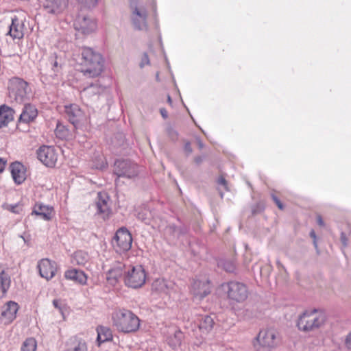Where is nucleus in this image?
Masks as SVG:
<instances>
[{"label":"nucleus","mask_w":351,"mask_h":351,"mask_svg":"<svg viewBox=\"0 0 351 351\" xmlns=\"http://www.w3.org/2000/svg\"><path fill=\"white\" fill-rule=\"evenodd\" d=\"M82 72L88 77L99 76L104 69V60L101 54L91 47L81 48Z\"/></svg>","instance_id":"f257e3e1"},{"label":"nucleus","mask_w":351,"mask_h":351,"mask_svg":"<svg viewBox=\"0 0 351 351\" xmlns=\"http://www.w3.org/2000/svg\"><path fill=\"white\" fill-rule=\"evenodd\" d=\"M113 326L119 332L128 334L136 332L140 328V319L132 311L121 308L112 315Z\"/></svg>","instance_id":"f03ea898"},{"label":"nucleus","mask_w":351,"mask_h":351,"mask_svg":"<svg viewBox=\"0 0 351 351\" xmlns=\"http://www.w3.org/2000/svg\"><path fill=\"white\" fill-rule=\"evenodd\" d=\"M326 315L317 309L306 311L297 321V327L304 332H314L321 328L326 322Z\"/></svg>","instance_id":"7ed1b4c3"},{"label":"nucleus","mask_w":351,"mask_h":351,"mask_svg":"<svg viewBox=\"0 0 351 351\" xmlns=\"http://www.w3.org/2000/svg\"><path fill=\"white\" fill-rule=\"evenodd\" d=\"M8 99L16 104L25 103L28 99V84L23 79L14 77L8 82Z\"/></svg>","instance_id":"20e7f679"},{"label":"nucleus","mask_w":351,"mask_h":351,"mask_svg":"<svg viewBox=\"0 0 351 351\" xmlns=\"http://www.w3.org/2000/svg\"><path fill=\"white\" fill-rule=\"evenodd\" d=\"M145 270L141 265H129L127 267L125 275L124 276V283L127 287L138 289L145 284Z\"/></svg>","instance_id":"39448f33"},{"label":"nucleus","mask_w":351,"mask_h":351,"mask_svg":"<svg viewBox=\"0 0 351 351\" xmlns=\"http://www.w3.org/2000/svg\"><path fill=\"white\" fill-rule=\"evenodd\" d=\"M276 338L274 329L261 330L254 341V347L257 351L271 350L276 346Z\"/></svg>","instance_id":"423d86ee"},{"label":"nucleus","mask_w":351,"mask_h":351,"mask_svg":"<svg viewBox=\"0 0 351 351\" xmlns=\"http://www.w3.org/2000/svg\"><path fill=\"white\" fill-rule=\"evenodd\" d=\"M114 173L119 178L131 179L138 175V166L128 159H117L114 163Z\"/></svg>","instance_id":"0eeeda50"},{"label":"nucleus","mask_w":351,"mask_h":351,"mask_svg":"<svg viewBox=\"0 0 351 351\" xmlns=\"http://www.w3.org/2000/svg\"><path fill=\"white\" fill-rule=\"evenodd\" d=\"M132 243V235L125 228H119L112 240V247L118 254H122L130 250Z\"/></svg>","instance_id":"6e6552de"},{"label":"nucleus","mask_w":351,"mask_h":351,"mask_svg":"<svg viewBox=\"0 0 351 351\" xmlns=\"http://www.w3.org/2000/svg\"><path fill=\"white\" fill-rule=\"evenodd\" d=\"M227 295L229 300L242 302L245 301L248 296V289L247 286L238 281H230L224 285Z\"/></svg>","instance_id":"1a4fd4ad"},{"label":"nucleus","mask_w":351,"mask_h":351,"mask_svg":"<svg viewBox=\"0 0 351 351\" xmlns=\"http://www.w3.org/2000/svg\"><path fill=\"white\" fill-rule=\"evenodd\" d=\"M64 112L69 121L75 128H82L88 123V118L84 112L77 104H73L64 106Z\"/></svg>","instance_id":"9d476101"},{"label":"nucleus","mask_w":351,"mask_h":351,"mask_svg":"<svg viewBox=\"0 0 351 351\" xmlns=\"http://www.w3.org/2000/svg\"><path fill=\"white\" fill-rule=\"evenodd\" d=\"M134 1H136V0H132L130 2L132 23L135 29L147 31L148 29L147 23V12L145 8L138 7Z\"/></svg>","instance_id":"9b49d317"},{"label":"nucleus","mask_w":351,"mask_h":351,"mask_svg":"<svg viewBox=\"0 0 351 351\" xmlns=\"http://www.w3.org/2000/svg\"><path fill=\"white\" fill-rule=\"evenodd\" d=\"M38 159L47 167H54L58 158L57 149L53 146H40L37 152Z\"/></svg>","instance_id":"f8f14e48"},{"label":"nucleus","mask_w":351,"mask_h":351,"mask_svg":"<svg viewBox=\"0 0 351 351\" xmlns=\"http://www.w3.org/2000/svg\"><path fill=\"white\" fill-rule=\"evenodd\" d=\"M165 341L173 350L178 349L182 344L184 335L177 326H169L163 332Z\"/></svg>","instance_id":"ddd939ff"},{"label":"nucleus","mask_w":351,"mask_h":351,"mask_svg":"<svg viewBox=\"0 0 351 351\" xmlns=\"http://www.w3.org/2000/svg\"><path fill=\"white\" fill-rule=\"evenodd\" d=\"M109 201L110 197L106 193L99 192L97 193L95 204L96 215L100 216L104 220L108 219L111 213Z\"/></svg>","instance_id":"4468645a"},{"label":"nucleus","mask_w":351,"mask_h":351,"mask_svg":"<svg viewBox=\"0 0 351 351\" xmlns=\"http://www.w3.org/2000/svg\"><path fill=\"white\" fill-rule=\"evenodd\" d=\"M44 10L50 14H61L68 5V0H39Z\"/></svg>","instance_id":"2eb2a0df"},{"label":"nucleus","mask_w":351,"mask_h":351,"mask_svg":"<svg viewBox=\"0 0 351 351\" xmlns=\"http://www.w3.org/2000/svg\"><path fill=\"white\" fill-rule=\"evenodd\" d=\"M127 267L124 263L121 262L113 264L107 273L108 282L112 285H115L121 279L124 280Z\"/></svg>","instance_id":"dca6fc26"},{"label":"nucleus","mask_w":351,"mask_h":351,"mask_svg":"<svg viewBox=\"0 0 351 351\" xmlns=\"http://www.w3.org/2000/svg\"><path fill=\"white\" fill-rule=\"evenodd\" d=\"M105 89L106 87L97 80L84 87L80 93L82 98L93 100L97 99L99 95L102 94Z\"/></svg>","instance_id":"f3484780"},{"label":"nucleus","mask_w":351,"mask_h":351,"mask_svg":"<svg viewBox=\"0 0 351 351\" xmlns=\"http://www.w3.org/2000/svg\"><path fill=\"white\" fill-rule=\"evenodd\" d=\"M37 267L40 276L47 280L54 277L57 271L56 263L48 258H43L38 261Z\"/></svg>","instance_id":"a211bd4d"},{"label":"nucleus","mask_w":351,"mask_h":351,"mask_svg":"<svg viewBox=\"0 0 351 351\" xmlns=\"http://www.w3.org/2000/svg\"><path fill=\"white\" fill-rule=\"evenodd\" d=\"M19 308V304L14 301H9L3 305L1 319L4 324H10L16 319Z\"/></svg>","instance_id":"6ab92c4d"},{"label":"nucleus","mask_w":351,"mask_h":351,"mask_svg":"<svg viewBox=\"0 0 351 351\" xmlns=\"http://www.w3.org/2000/svg\"><path fill=\"white\" fill-rule=\"evenodd\" d=\"M75 28L81 30L84 34H88L97 28V23L95 19L88 16H79L75 21Z\"/></svg>","instance_id":"aec40b11"},{"label":"nucleus","mask_w":351,"mask_h":351,"mask_svg":"<svg viewBox=\"0 0 351 351\" xmlns=\"http://www.w3.org/2000/svg\"><path fill=\"white\" fill-rule=\"evenodd\" d=\"M24 23L16 16L12 17L8 34L13 39H21L24 36Z\"/></svg>","instance_id":"412c9836"},{"label":"nucleus","mask_w":351,"mask_h":351,"mask_svg":"<svg viewBox=\"0 0 351 351\" xmlns=\"http://www.w3.org/2000/svg\"><path fill=\"white\" fill-rule=\"evenodd\" d=\"M38 116L37 108L30 104L24 105L19 119V123H29L35 120Z\"/></svg>","instance_id":"4be33fe9"},{"label":"nucleus","mask_w":351,"mask_h":351,"mask_svg":"<svg viewBox=\"0 0 351 351\" xmlns=\"http://www.w3.org/2000/svg\"><path fill=\"white\" fill-rule=\"evenodd\" d=\"M210 282L208 279L200 280H194L192 284L193 293L196 296H199L201 299L205 298L210 293Z\"/></svg>","instance_id":"5701e85b"},{"label":"nucleus","mask_w":351,"mask_h":351,"mask_svg":"<svg viewBox=\"0 0 351 351\" xmlns=\"http://www.w3.org/2000/svg\"><path fill=\"white\" fill-rule=\"evenodd\" d=\"M10 168L14 182L21 184L25 180L24 166L19 162H14L11 163Z\"/></svg>","instance_id":"b1692460"},{"label":"nucleus","mask_w":351,"mask_h":351,"mask_svg":"<svg viewBox=\"0 0 351 351\" xmlns=\"http://www.w3.org/2000/svg\"><path fill=\"white\" fill-rule=\"evenodd\" d=\"M64 277L80 285H84L87 282V276L82 270L70 269L65 271Z\"/></svg>","instance_id":"393cba45"},{"label":"nucleus","mask_w":351,"mask_h":351,"mask_svg":"<svg viewBox=\"0 0 351 351\" xmlns=\"http://www.w3.org/2000/svg\"><path fill=\"white\" fill-rule=\"evenodd\" d=\"M53 208L43 204H36L33 208L31 215L40 216L45 221H49L51 219Z\"/></svg>","instance_id":"a878e982"},{"label":"nucleus","mask_w":351,"mask_h":351,"mask_svg":"<svg viewBox=\"0 0 351 351\" xmlns=\"http://www.w3.org/2000/svg\"><path fill=\"white\" fill-rule=\"evenodd\" d=\"M153 287L160 293L169 294L171 291H174L176 284L172 280L162 278L155 280Z\"/></svg>","instance_id":"bb28decb"},{"label":"nucleus","mask_w":351,"mask_h":351,"mask_svg":"<svg viewBox=\"0 0 351 351\" xmlns=\"http://www.w3.org/2000/svg\"><path fill=\"white\" fill-rule=\"evenodd\" d=\"M14 110L6 106L1 105L0 106V128L5 127L10 122L13 121Z\"/></svg>","instance_id":"cd10ccee"},{"label":"nucleus","mask_w":351,"mask_h":351,"mask_svg":"<svg viewBox=\"0 0 351 351\" xmlns=\"http://www.w3.org/2000/svg\"><path fill=\"white\" fill-rule=\"evenodd\" d=\"M64 351H87V346L82 339L73 337L69 339Z\"/></svg>","instance_id":"c85d7f7f"},{"label":"nucleus","mask_w":351,"mask_h":351,"mask_svg":"<svg viewBox=\"0 0 351 351\" xmlns=\"http://www.w3.org/2000/svg\"><path fill=\"white\" fill-rule=\"evenodd\" d=\"M96 330L97 332V341L99 346H100L102 343L110 341L112 340V332L109 327L99 326H97Z\"/></svg>","instance_id":"c756f323"},{"label":"nucleus","mask_w":351,"mask_h":351,"mask_svg":"<svg viewBox=\"0 0 351 351\" xmlns=\"http://www.w3.org/2000/svg\"><path fill=\"white\" fill-rule=\"evenodd\" d=\"M10 275L0 266V298L6 295L10 287Z\"/></svg>","instance_id":"7c9ffc66"},{"label":"nucleus","mask_w":351,"mask_h":351,"mask_svg":"<svg viewBox=\"0 0 351 351\" xmlns=\"http://www.w3.org/2000/svg\"><path fill=\"white\" fill-rule=\"evenodd\" d=\"M214 324V319L209 315H201L199 318L198 326L202 333L207 334L210 332Z\"/></svg>","instance_id":"2f4dec72"},{"label":"nucleus","mask_w":351,"mask_h":351,"mask_svg":"<svg viewBox=\"0 0 351 351\" xmlns=\"http://www.w3.org/2000/svg\"><path fill=\"white\" fill-rule=\"evenodd\" d=\"M89 260L88 254L82 250L77 251L72 258V263L78 265L84 266Z\"/></svg>","instance_id":"473e14b6"},{"label":"nucleus","mask_w":351,"mask_h":351,"mask_svg":"<svg viewBox=\"0 0 351 351\" xmlns=\"http://www.w3.org/2000/svg\"><path fill=\"white\" fill-rule=\"evenodd\" d=\"M48 61L55 75L60 71L62 69L61 58H58L56 53L49 56Z\"/></svg>","instance_id":"72a5a7b5"},{"label":"nucleus","mask_w":351,"mask_h":351,"mask_svg":"<svg viewBox=\"0 0 351 351\" xmlns=\"http://www.w3.org/2000/svg\"><path fill=\"white\" fill-rule=\"evenodd\" d=\"M37 348V342L33 337L27 338L23 343L21 351H36Z\"/></svg>","instance_id":"f704fd0d"},{"label":"nucleus","mask_w":351,"mask_h":351,"mask_svg":"<svg viewBox=\"0 0 351 351\" xmlns=\"http://www.w3.org/2000/svg\"><path fill=\"white\" fill-rule=\"evenodd\" d=\"M168 230L172 232L174 237L179 238L180 236L185 234L187 232V229L185 226H177L173 224H171L168 226Z\"/></svg>","instance_id":"c9c22d12"},{"label":"nucleus","mask_w":351,"mask_h":351,"mask_svg":"<svg viewBox=\"0 0 351 351\" xmlns=\"http://www.w3.org/2000/svg\"><path fill=\"white\" fill-rule=\"evenodd\" d=\"M219 264L221 265L223 269L227 272H234L236 269L234 261L230 260L221 261Z\"/></svg>","instance_id":"e433bc0d"},{"label":"nucleus","mask_w":351,"mask_h":351,"mask_svg":"<svg viewBox=\"0 0 351 351\" xmlns=\"http://www.w3.org/2000/svg\"><path fill=\"white\" fill-rule=\"evenodd\" d=\"M5 209L14 214H20L23 211V204L18 202L14 204H7Z\"/></svg>","instance_id":"4c0bfd02"},{"label":"nucleus","mask_w":351,"mask_h":351,"mask_svg":"<svg viewBox=\"0 0 351 351\" xmlns=\"http://www.w3.org/2000/svg\"><path fill=\"white\" fill-rule=\"evenodd\" d=\"M53 306L58 309L60 313L63 315L64 311L66 309V305L60 300L55 299L53 300Z\"/></svg>","instance_id":"58836bf2"},{"label":"nucleus","mask_w":351,"mask_h":351,"mask_svg":"<svg viewBox=\"0 0 351 351\" xmlns=\"http://www.w3.org/2000/svg\"><path fill=\"white\" fill-rule=\"evenodd\" d=\"M78 2L84 6L91 8L95 7L98 2V0H77Z\"/></svg>","instance_id":"ea45409f"},{"label":"nucleus","mask_w":351,"mask_h":351,"mask_svg":"<svg viewBox=\"0 0 351 351\" xmlns=\"http://www.w3.org/2000/svg\"><path fill=\"white\" fill-rule=\"evenodd\" d=\"M150 64L149 58L148 54L145 52L143 53L141 57V62L139 63V66L142 69L146 65H149Z\"/></svg>","instance_id":"a19ab883"},{"label":"nucleus","mask_w":351,"mask_h":351,"mask_svg":"<svg viewBox=\"0 0 351 351\" xmlns=\"http://www.w3.org/2000/svg\"><path fill=\"white\" fill-rule=\"evenodd\" d=\"M271 198L274 200V202L276 203V206L278 207L279 209L283 210L284 209V205L281 202V201L279 199V198L276 196L274 194L271 195Z\"/></svg>","instance_id":"79ce46f5"},{"label":"nucleus","mask_w":351,"mask_h":351,"mask_svg":"<svg viewBox=\"0 0 351 351\" xmlns=\"http://www.w3.org/2000/svg\"><path fill=\"white\" fill-rule=\"evenodd\" d=\"M137 218L143 221L145 223H149V219L147 217V213H138L137 215Z\"/></svg>","instance_id":"37998d69"},{"label":"nucleus","mask_w":351,"mask_h":351,"mask_svg":"<svg viewBox=\"0 0 351 351\" xmlns=\"http://www.w3.org/2000/svg\"><path fill=\"white\" fill-rule=\"evenodd\" d=\"M99 158L101 159V163L95 164V167L98 169H104L106 168V167H107L106 162L103 160L102 157L99 156Z\"/></svg>","instance_id":"c03bdc74"},{"label":"nucleus","mask_w":351,"mask_h":351,"mask_svg":"<svg viewBox=\"0 0 351 351\" xmlns=\"http://www.w3.org/2000/svg\"><path fill=\"white\" fill-rule=\"evenodd\" d=\"M345 345L348 350H351V332L346 336Z\"/></svg>","instance_id":"a18cd8bd"},{"label":"nucleus","mask_w":351,"mask_h":351,"mask_svg":"<svg viewBox=\"0 0 351 351\" xmlns=\"http://www.w3.org/2000/svg\"><path fill=\"white\" fill-rule=\"evenodd\" d=\"M310 237L313 239V245L316 250H317V237L313 230L310 232Z\"/></svg>","instance_id":"49530a36"},{"label":"nucleus","mask_w":351,"mask_h":351,"mask_svg":"<svg viewBox=\"0 0 351 351\" xmlns=\"http://www.w3.org/2000/svg\"><path fill=\"white\" fill-rule=\"evenodd\" d=\"M7 160L3 158H0V173H2L5 167Z\"/></svg>","instance_id":"de8ad7c7"},{"label":"nucleus","mask_w":351,"mask_h":351,"mask_svg":"<svg viewBox=\"0 0 351 351\" xmlns=\"http://www.w3.org/2000/svg\"><path fill=\"white\" fill-rule=\"evenodd\" d=\"M184 150L186 152H187L188 154H191L192 152V148H191V143L189 142H187L185 143L184 145Z\"/></svg>","instance_id":"09e8293b"},{"label":"nucleus","mask_w":351,"mask_h":351,"mask_svg":"<svg viewBox=\"0 0 351 351\" xmlns=\"http://www.w3.org/2000/svg\"><path fill=\"white\" fill-rule=\"evenodd\" d=\"M218 184H221L224 186L225 188H226L227 182L223 176H221L218 178Z\"/></svg>","instance_id":"8fccbe9b"},{"label":"nucleus","mask_w":351,"mask_h":351,"mask_svg":"<svg viewBox=\"0 0 351 351\" xmlns=\"http://www.w3.org/2000/svg\"><path fill=\"white\" fill-rule=\"evenodd\" d=\"M160 112L163 119H166L168 117V112L166 109L160 108Z\"/></svg>","instance_id":"3c124183"},{"label":"nucleus","mask_w":351,"mask_h":351,"mask_svg":"<svg viewBox=\"0 0 351 351\" xmlns=\"http://www.w3.org/2000/svg\"><path fill=\"white\" fill-rule=\"evenodd\" d=\"M341 241L342 242V243L343 244L344 246H346L347 245V239H346V237L345 235V234L343 232L341 233Z\"/></svg>","instance_id":"603ef678"},{"label":"nucleus","mask_w":351,"mask_h":351,"mask_svg":"<svg viewBox=\"0 0 351 351\" xmlns=\"http://www.w3.org/2000/svg\"><path fill=\"white\" fill-rule=\"evenodd\" d=\"M317 223H318L320 226H324V220H323L322 217L320 215H318V216L317 217Z\"/></svg>","instance_id":"864d4df0"},{"label":"nucleus","mask_w":351,"mask_h":351,"mask_svg":"<svg viewBox=\"0 0 351 351\" xmlns=\"http://www.w3.org/2000/svg\"><path fill=\"white\" fill-rule=\"evenodd\" d=\"M196 141H197V143L198 145L199 148L200 149H202L204 147V145L203 142L200 139V138L199 137L196 138Z\"/></svg>","instance_id":"5fc2aeb1"},{"label":"nucleus","mask_w":351,"mask_h":351,"mask_svg":"<svg viewBox=\"0 0 351 351\" xmlns=\"http://www.w3.org/2000/svg\"><path fill=\"white\" fill-rule=\"evenodd\" d=\"M203 160H204V157H203V156H196V157L195 158V162L197 165L200 164V163L203 161Z\"/></svg>","instance_id":"6e6d98bb"},{"label":"nucleus","mask_w":351,"mask_h":351,"mask_svg":"<svg viewBox=\"0 0 351 351\" xmlns=\"http://www.w3.org/2000/svg\"><path fill=\"white\" fill-rule=\"evenodd\" d=\"M277 265H278V267L279 269H282L285 271V267L282 265V264L279 261H277Z\"/></svg>","instance_id":"4d7b16f0"},{"label":"nucleus","mask_w":351,"mask_h":351,"mask_svg":"<svg viewBox=\"0 0 351 351\" xmlns=\"http://www.w3.org/2000/svg\"><path fill=\"white\" fill-rule=\"evenodd\" d=\"M167 101L170 105L172 104V99L169 95H167Z\"/></svg>","instance_id":"13d9d810"},{"label":"nucleus","mask_w":351,"mask_h":351,"mask_svg":"<svg viewBox=\"0 0 351 351\" xmlns=\"http://www.w3.org/2000/svg\"><path fill=\"white\" fill-rule=\"evenodd\" d=\"M20 237H21V239H23V240L24 241V242H25V243H27L29 241V239H26V238H25V237H23V235H20Z\"/></svg>","instance_id":"bf43d9fd"},{"label":"nucleus","mask_w":351,"mask_h":351,"mask_svg":"<svg viewBox=\"0 0 351 351\" xmlns=\"http://www.w3.org/2000/svg\"><path fill=\"white\" fill-rule=\"evenodd\" d=\"M175 133L176 136H178V133L176 131H173Z\"/></svg>","instance_id":"052dcab7"},{"label":"nucleus","mask_w":351,"mask_h":351,"mask_svg":"<svg viewBox=\"0 0 351 351\" xmlns=\"http://www.w3.org/2000/svg\"><path fill=\"white\" fill-rule=\"evenodd\" d=\"M58 127L56 128V133L58 134Z\"/></svg>","instance_id":"680f3d73"},{"label":"nucleus","mask_w":351,"mask_h":351,"mask_svg":"<svg viewBox=\"0 0 351 351\" xmlns=\"http://www.w3.org/2000/svg\"><path fill=\"white\" fill-rule=\"evenodd\" d=\"M160 42L162 44L161 38H159Z\"/></svg>","instance_id":"e2e57ef3"}]
</instances>
